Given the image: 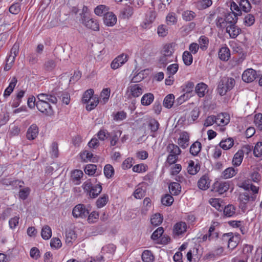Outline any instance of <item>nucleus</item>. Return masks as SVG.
Listing matches in <instances>:
<instances>
[{"label":"nucleus","mask_w":262,"mask_h":262,"mask_svg":"<svg viewBox=\"0 0 262 262\" xmlns=\"http://www.w3.org/2000/svg\"><path fill=\"white\" fill-rule=\"evenodd\" d=\"M208 86L203 82H201L196 85L195 92L199 97H203L205 95V91Z\"/></svg>","instance_id":"24"},{"label":"nucleus","mask_w":262,"mask_h":262,"mask_svg":"<svg viewBox=\"0 0 262 262\" xmlns=\"http://www.w3.org/2000/svg\"><path fill=\"white\" fill-rule=\"evenodd\" d=\"M122 134V131L118 130L117 131L113 130L110 133V144L111 146H115L117 143L119 138Z\"/></svg>","instance_id":"22"},{"label":"nucleus","mask_w":262,"mask_h":262,"mask_svg":"<svg viewBox=\"0 0 262 262\" xmlns=\"http://www.w3.org/2000/svg\"><path fill=\"white\" fill-rule=\"evenodd\" d=\"M213 188L216 192L220 194H223L228 191L230 187V182H216L213 185Z\"/></svg>","instance_id":"11"},{"label":"nucleus","mask_w":262,"mask_h":262,"mask_svg":"<svg viewBox=\"0 0 262 262\" xmlns=\"http://www.w3.org/2000/svg\"><path fill=\"white\" fill-rule=\"evenodd\" d=\"M179 69V65L177 63H173L167 67L166 74L168 75L173 76Z\"/></svg>","instance_id":"55"},{"label":"nucleus","mask_w":262,"mask_h":262,"mask_svg":"<svg viewBox=\"0 0 262 262\" xmlns=\"http://www.w3.org/2000/svg\"><path fill=\"white\" fill-rule=\"evenodd\" d=\"M111 94V90L110 88L103 89L100 93V102L103 104L107 102Z\"/></svg>","instance_id":"28"},{"label":"nucleus","mask_w":262,"mask_h":262,"mask_svg":"<svg viewBox=\"0 0 262 262\" xmlns=\"http://www.w3.org/2000/svg\"><path fill=\"white\" fill-rule=\"evenodd\" d=\"M163 221V217L159 213H156L152 216L150 219L151 224L155 226L160 225Z\"/></svg>","instance_id":"47"},{"label":"nucleus","mask_w":262,"mask_h":262,"mask_svg":"<svg viewBox=\"0 0 262 262\" xmlns=\"http://www.w3.org/2000/svg\"><path fill=\"white\" fill-rule=\"evenodd\" d=\"M104 173L106 178H111L114 174L113 167L111 164H106L104 167Z\"/></svg>","instance_id":"57"},{"label":"nucleus","mask_w":262,"mask_h":262,"mask_svg":"<svg viewBox=\"0 0 262 262\" xmlns=\"http://www.w3.org/2000/svg\"><path fill=\"white\" fill-rule=\"evenodd\" d=\"M97 169V166L94 164H88L84 168L85 173L89 176L95 174Z\"/></svg>","instance_id":"62"},{"label":"nucleus","mask_w":262,"mask_h":262,"mask_svg":"<svg viewBox=\"0 0 262 262\" xmlns=\"http://www.w3.org/2000/svg\"><path fill=\"white\" fill-rule=\"evenodd\" d=\"M166 21L168 25H172L177 23V17L176 14L173 12L169 13L166 17Z\"/></svg>","instance_id":"53"},{"label":"nucleus","mask_w":262,"mask_h":262,"mask_svg":"<svg viewBox=\"0 0 262 262\" xmlns=\"http://www.w3.org/2000/svg\"><path fill=\"white\" fill-rule=\"evenodd\" d=\"M189 140V135L187 132H184L180 135L178 139V144L183 148H186L188 146Z\"/></svg>","instance_id":"16"},{"label":"nucleus","mask_w":262,"mask_h":262,"mask_svg":"<svg viewBox=\"0 0 262 262\" xmlns=\"http://www.w3.org/2000/svg\"><path fill=\"white\" fill-rule=\"evenodd\" d=\"M234 145V140L232 138H229L225 140H222L220 143V146L224 150H227L231 148Z\"/></svg>","instance_id":"29"},{"label":"nucleus","mask_w":262,"mask_h":262,"mask_svg":"<svg viewBox=\"0 0 262 262\" xmlns=\"http://www.w3.org/2000/svg\"><path fill=\"white\" fill-rule=\"evenodd\" d=\"M168 188L170 193L175 195L179 194L181 190V186L180 184L177 182L170 183L169 185Z\"/></svg>","instance_id":"26"},{"label":"nucleus","mask_w":262,"mask_h":262,"mask_svg":"<svg viewBox=\"0 0 262 262\" xmlns=\"http://www.w3.org/2000/svg\"><path fill=\"white\" fill-rule=\"evenodd\" d=\"M238 15L234 13V12H230L227 13L225 18L227 25H232L235 24L238 19Z\"/></svg>","instance_id":"21"},{"label":"nucleus","mask_w":262,"mask_h":262,"mask_svg":"<svg viewBox=\"0 0 262 262\" xmlns=\"http://www.w3.org/2000/svg\"><path fill=\"white\" fill-rule=\"evenodd\" d=\"M38 134V128L35 124H32L28 129L26 137L29 140L35 139Z\"/></svg>","instance_id":"15"},{"label":"nucleus","mask_w":262,"mask_h":262,"mask_svg":"<svg viewBox=\"0 0 262 262\" xmlns=\"http://www.w3.org/2000/svg\"><path fill=\"white\" fill-rule=\"evenodd\" d=\"M89 214L88 209L85 208V206L82 204H79L75 206L73 209L72 214L75 218L80 217L85 219Z\"/></svg>","instance_id":"3"},{"label":"nucleus","mask_w":262,"mask_h":262,"mask_svg":"<svg viewBox=\"0 0 262 262\" xmlns=\"http://www.w3.org/2000/svg\"><path fill=\"white\" fill-rule=\"evenodd\" d=\"M183 19L185 21H191L196 16L195 13L190 10H185L182 14Z\"/></svg>","instance_id":"41"},{"label":"nucleus","mask_w":262,"mask_h":262,"mask_svg":"<svg viewBox=\"0 0 262 262\" xmlns=\"http://www.w3.org/2000/svg\"><path fill=\"white\" fill-rule=\"evenodd\" d=\"M83 175V172L81 170H75L73 172L71 177L73 182H76V184H78V182Z\"/></svg>","instance_id":"59"},{"label":"nucleus","mask_w":262,"mask_h":262,"mask_svg":"<svg viewBox=\"0 0 262 262\" xmlns=\"http://www.w3.org/2000/svg\"><path fill=\"white\" fill-rule=\"evenodd\" d=\"M210 186V181L206 175L203 176L198 182V186L201 190H206Z\"/></svg>","instance_id":"17"},{"label":"nucleus","mask_w":262,"mask_h":262,"mask_svg":"<svg viewBox=\"0 0 262 262\" xmlns=\"http://www.w3.org/2000/svg\"><path fill=\"white\" fill-rule=\"evenodd\" d=\"M201 147V143L199 141H196L191 145L190 153L193 156H196L200 152Z\"/></svg>","instance_id":"35"},{"label":"nucleus","mask_w":262,"mask_h":262,"mask_svg":"<svg viewBox=\"0 0 262 262\" xmlns=\"http://www.w3.org/2000/svg\"><path fill=\"white\" fill-rule=\"evenodd\" d=\"M217 93L221 96L225 95L227 92L228 90L226 89V85L225 83V80L223 79V78L220 81L217 88Z\"/></svg>","instance_id":"50"},{"label":"nucleus","mask_w":262,"mask_h":262,"mask_svg":"<svg viewBox=\"0 0 262 262\" xmlns=\"http://www.w3.org/2000/svg\"><path fill=\"white\" fill-rule=\"evenodd\" d=\"M230 57V51L227 47H222L219 52V57L223 61H227Z\"/></svg>","instance_id":"23"},{"label":"nucleus","mask_w":262,"mask_h":262,"mask_svg":"<svg viewBox=\"0 0 262 262\" xmlns=\"http://www.w3.org/2000/svg\"><path fill=\"white\" fill-rule=\"evenodd\" d=\"M174 199L173 197L169 194H166L161 199V202L163 205L166 206H169L172 205Z\"/></svg>","instance_id":"52"},{"label":"nucleus","mask_w":262,"mask_h":262,"mask_svg":"<svg viewBox=\"0 0 262 262\" xmlns=\"http://www.w3.org/2000/svg\"><path fill=\"white\" fill-rule=\"evenodd\" d=\"M94 96V90L92 89H89L84 93L81 101L83 103H88Z\"/></svg>","instance_id":"33"},{"label":"nucleus","mask_w":262,"mask_h":262,"mask_svg":"<svg viewBox=\"0 0 262 262\" xmlns=\"http://www.w3.org/2000/svg\"><path fill=\"white\" fill-rule=\"evenodd\" d=\"M167 149L169 153L177 156L179 155L181 152L180 148L173 143L169 144L167 147Z\"/></svg>","instance_id":"46"},{"label":"nucleus","mask_w":262,"mask_h":262,"mask_svg":"<svg viewBox=\"0 0 262 262\" xmlns=\"http://www.w3.org/2000/svg\"><path fill=\"white\" fill-rule=\"evenodd\" d=\"M96 182V179L92 178L86 181L82 185V187L87 193L92 189L93 183Z\"/></svg>","instance_id":"51"},{"label":"nucleus","mask_w":262,"mask_h":262,"mask_svg":"<svg viewBox=\"0 0 262 262\" xmlns=\"http://www.w3.org/2000/svg\"><path fill=\"white\" fill-rule=\"evenodd\" d=\"M17 82V79L15 77L12 78L9 86L6 89L4 93V96L7 98L9 96L14 90Z\"/></svg>","instance_id":"19"},{"label":"nucleus","mask_w":262,"mask_h":262,"mask_svg":"<svg viewBox=\"0 0 262 262\" xmlns=\"http://www.w3.org/2000/svg\"><path fill=\"white\" fill-rule=\"evenodd\" d=\"M216 124L219 126H225L230 121V116L228 113H223L216 116Z\"/></svg>","instance_id":"12"},{"label":"nucleus","mask_w":262,"mask_h":262,"mask_svg":"<svg viewBox=\"0 0 262 262\" xmlns=\"http://www.w3.org/2000/svg\"><path fill=\"white\" fill-rule=\"evenodd\" d=\"M30 192L31 189L28 187L20 189L18 192L19 198L23 200L27 199L30 194Z\"/></svg>","instance_id":"48"},{"label":"nucleus","mask_w":262,"mask_h":262,"mask_svg":"<svg viewBox=\"0 0 262 262\" xmlns=\"http://www.w3.org/2000/svg\"><path fill=\"white\" fill-rule=\"evenodd\" d=\"M224 237L228 238V248L233 250L236 247L239 241V235L238 234L233 235L232 232H229L226 233Z\"/></svg>","instance_id":"6"},{"label":"nucleus","mask_w":262,"mask_h":262,"mask_svg":"<svg viewBox=\"0 0 262 262\" xmlns=\"http://www.w3.org/2000/svg\"><path fill=\"white\" fill-rule=\"evenodd\" d=\"M187 226L185 222H179L173 226V234L174 236H179L186 232Z\"/></svg>","instance_id":"7"},{"label":"nucleus","mask_w":262,"mask_h":262,"mask_svg":"<svg viewBox=\"0 0 262 262\" xmlns=\"http://www.w3.org/2000/svg\"><path fill=\"white\" fill-rule=\"evenodd\" d=\"M154 100V96L152 93H148L145 94L142 97L141 103L144 106L150 105Z\"/></svg>","instance_id":"25"},{"label":"nucleus","mask_w":262,"mask_h":262,"mask_svg":"<svg viewBox=\"0 0 262 262\" xmlns=\"http://www.w3.org/2000/svg\"><path fill=\"white\" fill-rule=\"evenodd\" d=\"M200 168V166L198 164L195 165L193 161H190L189 162L187 169L190 174L194 175L199 171Z\"/></svg>","instance_id":"38"},{"label":"nucleus","mask_w":262,"mask_h":262,"mask_svg":"<svg viewBox=\"0 0 262 262\" xmlns=\"http://www.w3.org/2000/svg\"><path fill=\"white\" fill-rule=\"evenodd\" d=\"M226 30L232 38H235L241 32V29L235 24L228 25L226 28Z\"/></svg>","instance_id":"14"},{"label":"nucleus","mask_w":262,"mask_h":262,"mask_svg":"<svg viewBox=\"0 0 262 262\" xmlns=\"http://www.w3.org/2000/svg\"><path fill=\"white\" fill-rule=\"evenodd\" d=\"M81 23L86 28L92 30L97 31L99 30V25L98 21L93 18H90L89 17L85 16L84 14V16H82Z\"/></svg>","instance_id":"4"},{"label":"nucleus","mask_w":262,"mask_h":262,"mask_svg":"<svg viewBox=\"0 0 262 262\" xmlns=\"http://www.w3.org/2000/svg\"><path fill=\"white\" fill-rule=\"evenodd\" d=\"M56 63H57L56 59H55V60L51 59H48V60H47L45 62V63L44 64L45 69L47 71H51L53 70L55 68V67L56 66Z\"/></svg>","instance_id":"58"},{"label":"nucleus","mask_w":262,"mask_h":262,"mask_svg":"<svg viewBox=\"0 0 262 262\" xmlns=\"http://www.w3.org/2000/svg\"><path fill=\"white\" fill-rule=\"evenodd\" d=\"M244 24L246 26H251L255 23V17L251 14H247L244 18Z\"/></svg>","instance_id":"63"},{"label":"nucleus","mask_w":262,"mask_h":262,"mask_svg":"<svg viewBox=\"0 0 262 262\" xmlns=\"http://www.w3.org/2000/svg\"><path fill=\"white\" fill-rule=\"evenodd\" d=\"M109 7L104 5H100L97 6L94 9V13L99 16H104L109 12Z\"/></svg>","instance_id":"20"},{"label":"nucleus","mask_w":262,"mask_h":262,"mask_svg":"<svg viewBox=\"0 0 262 262\" xmlns=\"http://www.w3.org/2000/svg\"><path fill=\"white\" fill-rule=\"evenodd\" d=\"M38 100L36 102H50L53 104H56L57 102V98L52 95L41 93L37 96Z\"/></svg>","instance_id":"9"},{"label":"nucleus","mask_w":262,"mask_h":262,"mask_svg":"<svg viewBox=\"0 0 262 262\" xmlns=\"http://www.w3.org/2000/svg\"><path fill=\"white\" fill-rule=\"evenodd\" d=\"M235 207L233 205H228L224 208V214L227 217H231L235 214Z\"/></svg>","instance_id":"37"},{"label":"nucleus","mask_w":262,"mask_h":262,"mask_svg":"<svg viewBox=\"0 0 262 262\" xmlns=\"http://www.w3.org/2000/svg\"><path fill=\"white\" fill-rule=\"evenodd\" d=\"M221 200L216 198H211L209 200V203L212 206L215 208L219 211H222L223 207L221 204Z\"/></svg>","instance_id":"56"},{"label":"nucleus","mask_w":262,"mask_h":262,"mask_svg":"<svg viewBox=\"0 0 262 262\" xmlns=\"http://www.w3.org/2000/svg\"><path fill=\"white\" fill-rule=\"evenodd\" d=\"M194 83L192 81H187L184 84H183L181 88L182 91L184 92V94H188L189 96V98L192 96V93L194 88Z\"/></svg>","instance_id":"18"},{"label":"nucleus","mask_w":262,"mask_h":262,"mask_svg":"<svg viewBox=\"0 0 262 262\" xmlns=\"http://www.w3.org/2000/svg\"><path fill=\"white\" fill-rule=\"evenodd\" d=\"M174 96L170 94L167 95L163 100V106L166 108H171L174 103Z\"/></svg>","instance_id":"34"},{"label":"nucleus","mask_w":262,"mask_h":262,"mask_svg":"<svg viewBox=\"0 0 262 262\" xmlns=\"http://www.w3.org/2000/svg\"><path fill=\"white\" fill-rule=\"evenodd\" d=\"M237 169L232 167L226 168L223 172L222 177L225 179H229L234 176L237 172Z\"/></svg>","instance_id":"30"},{"label":"nucleus","mask_w":262,"mask_h":262,"mask_svg":"<svg viewBox=\"0 0 262 262\" xmlns=\"http://www.w3.org/2000/svg\"><path fill=\"white\" fill-rule=\"evenodd\" d=\"M142 259L144 262H152L154 256L149 250H144L142 254Z\"/></svg>","instance_id":"43"},{"label":"nucleus","mask_w":262,"mask_h":262,"mask_svg":"<svg viewBox=\"0 0 262 262\" xmlns=\"http://www.w3.org/2000/svg\"><path fill=\"white\" fill-rule=\"evenodd\" d=\"M127 55L122 54L117 56L111 64V68L116 70L121 67L127 61Z\"/></svg>","instance_id":"8"},{"label":"nucleus","mask_w":262,"mask_h":262,"mask_svg":"<svg viewBox=\"0 0 262 262\" xmlns=\"http://www.w3.org/2000/svg\"><path fill=\"white\" fill-rule=\"evenodd\" d=\"M50 103V102L49 101L36 102V106L41 113L47 116H51L53 114L54 111Z\"/></svg>","instance_id":"5"},{"label":"nucleus","mask_w":262,"mask_h":262,"mask_svg":"<svg viewBox=\"0 0 262 262\" xmlns=\"http://www.w3.org/2000/svg\"><path fill=\"white\" fill-rule=\"evenodd\" d=\"M239 5L241 11L243 10L245 12H249L251 9V5L248 0H241Z\"/></svg>","instance_id":"44"},{"label":"nucleus","mask_w":262,"mask_h":262,"mask_svg":"<svg viewBox=\"0 0 262 262\" xmlns=\"http://www.w3.org/2000/svg\"><path fill=\"white\" fill-rule=\"evenodd\" d=\"M101 191L102 186L100 183H99L93 186L88 193H89L91 198H95L101 193Z\"/></svg>","instance_id":"27"},{"label":"nucleus","mask_w":262,"mask_h":262,"mask_svg":"<svg viewBox=\"0 0 262 262\" xmlns=\"http://www.w3.org/2000/svg\"><path fill=\"white\" fill-rule=\"evenodd\" d=\"M90 104H88L86 106V110L91 111L95 108L99 103V99L97 95H95L92 98L91 100L89 101Z\"/></svg>","instance_id":"40"},{"label":"nucleus","mask_w":262,"mask_h":262,"mask_svg":"<svg viewBox=\"0 0 262 262\" xmlns=\"http://www.w3.org/2000/svg\"><path fill=\"white\" fill-rule=\"evenodd\" d=\"M108 201V196L107 194H103L96 201V204L98 208H102L104 207Z\"/></svg>","instance_id":"54"},{"label":"nucleus","mask_w":262,"mask_h":262,"mask_svg":"<svg viewBox=\"0 0 262 262\" xmlns=\"http://www.w3.org/2000/svg\"><path fill=\"white\" fill-rule=\"evenodd\" d=\"M183 60L184 63L186 66H190L193 60V58L191 53L187 51L184 52L182 56Z\"/></svg>","instance_id":"45"},{"label":"nucleus","mask_w":262,"mask_h":262,"mask_svg":"<svg viewBox=\"0 0 262 262\" xmlns=\"http://www.w3.org/2000/svg\"><path fill=\"white\" fill-rule=\"evenodd\" d=\"M41 235L42 238L45 240L50 238L52 236L51 228L48 225L44 226L41 229Z\"/></svg>","instance_id":"36"},{"label":"nucleus","mask_w":262,"mask_h":262,"mask_svg":"<svg viewBox=\"0 0 262 262\" xmlns=\"http://www.w3.org/2000/svg\"><path fill=\"white\" fill-rule=\"evenodd\" d=\"M254 123L257 128L260 130H262V114L258 113L254 116Z\"/></svg>","instance_id":"64"},{"label":"nucleus","mask_w":262,"mask_h":262,"mask_svg":"<svg viewBox=\"0 0 262 262\" xmlns=\"http://www.w3.org/2000/svg\"><path fill=\"white\" fill-rule=\"evenodd\" d=\"M110 135V133L103 127H102L97 134V137L101 141H104Z\"/></svg>","instance_id":"49"},{"label":"nucleus","mask_w":262,"mask_h":262,"mask_svg":"<svg viewBox=\"0 0 262 262\" xmlns=\"http://www.w3.org/2000/svg\"><path fill=\"white\" fill-rule=\"evenodd\" d=\"M253 154L256 157H260L262 156V142H258L253 149Z\"/></svg>","instance_id":"61"},{"label":"nucleus","mask_w":262,"mask_h":262,"mask_svg":"<svg viewBox=\"0 0 262 262\" xmlns=\"http://www.w3.org/2000/svg\"><path fill=\"white\" fill-rule=\"evenodd\" d=\"M256 199V195L252 194L251 195L247 192L242 193L239 194L238 200L239 201V207L243 211L247 209V204L249 202H254Z\"/></svg>","instance_id":"1"},{"label":"nucleus","mask_w":262,"mask_h":262,"mask_svg":"<svg viewBox=\"0 0 262 262\" xmlns=\"http://www.w3.org/2000/svg\"><path fill=\"white\" fill-rule=\"evenodd\" d=\"M256 72L252 69H248L245 70L242 75V79L246 82H251L256 78Z\"/></svg>","instance_id":"10"},{"label":"nucleus","mask_w":262,"mask_h":262,"mask_svg":"<svg viewBox=\"0 0 262 262\" xmlns=\"http://www.w3.org/2000/svg\"><path fill=\"white\" fill-rule=\"evenodd\" d=\"M253 246L250 245L246 244L244 246L243 249V257L245 259H249L251 255Z\"/></svg>","instance_id":"42"},{"label":"nucleus","mask_w":262,"mask_h":262,"mask_svg":"<svg viewBox=\"0 0 262 262\" xmlns=\"http://www.w3.org/2000/svg\"><path fill=\"white\" fill-rule=\"evenodd\" d=\"M172 43H168L165 45L162 51V54L166 56L171 57L174 52Z\"/></svg>","instance_id":"39"},{"label":"nucleus","mask_w":262,"mask_h":262,"mask_svg":"<svg viewBox=\"0 0 262 262\" xmlns=\"http://www.w3.org/2000/svg\"><path fill=\"white\" fill-rule=\"evenodd\" d=\"M144 92L143 86L139 84H134L127 88V93L129 99L140 96Z\"/></svg>","instance_id":"2"},{"label":"nucleus","mask_w":262,"mask_h":262,"mask_svg":"<svg viewBox=\"0 0 262 262\" xmlns=\"http://www.w3.org/2000/svg\"><path fill=\"white\" fill-rule=\"evenodd\" d=\"M117 17L112 12L109 11L103 17L104 24L107 26L112 27L114 26L117 23Z\"/></svg>","instance_id":"13"},{"label":"nucleus","mask_w":262,"mask_h":262,"mask_svg":"<svg viewBox=\"0 0 262 262\" xmlns=\"http://www.w3.org/2000/svg\"><path fill=\"white\" fill-rule=\"evenodd\" d=\"M243 151L238 150L233 158V165L236 166H239L243 161Z\"/></svg>","instance_id":"32"},{"label":"nucleus","mask_w":262,"mask_h":262,"mask_svg":"<svg viewBox=\"0 0 262 262\" xmlns=\"http://www.w3.org/2000/svg\"><path fill=\"white\" fill-rule=\"evenodd\" d=\"M199 42L200 45V48L204 51L207 48L209 43V39L205 36H201L199 39Z\"/></svg>","instance_id":"60"},{"label":"nucleus","mask_w":262,"mask_h":262,"mask_svg":"<svg viewBox=\"0 0 262 262\" xmlns=\"http://www.w3.org/2000/svg\"><path fill=\"white\" fill-rule=\"evenodd\" d=\"M80 157L82 161L87 162L88 161L93 162H95V157H93V154L88 150H84L80 153Z\"/></svg>","instance_id":"31"}]
</instances>
